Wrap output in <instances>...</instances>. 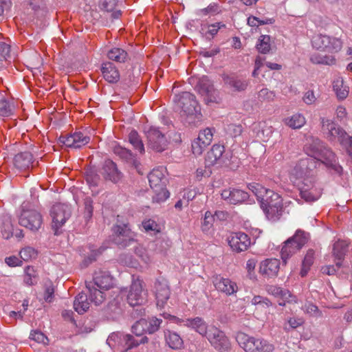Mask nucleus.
Segmentation results:
<instances>
[{"label": "nucleus", "instance_id": "1", "mask_svg": "<svg viewBox=\"0 0 352 352\" xmlns=\"http://www.w3.org/2000/svg\"><path fill=\"white\" fill-rule=\"evenodd\" d=\"M306 141L304 149L309 157L324 164L332 173L341 175L342 167L338 164L336 154L324 142L314 136L307 138Z\"/></svg>", "mask_w": 352, "mask_h": 352}, {"label": "nucleus", "instance_id": "2", "mask_svg": "<svg viewBox=\"0 0 352 352\" xmlns=\"http://www.w3.org/2000/svg\"><path fill=\"white\" fill-rule=\"evenodd\" d=\"M147 342L146 336H142L140 339H137L133 336L119 331L112 333L107 340V344L111 349H117L120 352H126Z\"/></svg>", "mask_w": 352, "mask_h": 352}, {"label": "nucleus", "instance_id": "3", "mask_svg": "<svg viewBox=\"0 0 352 352\" xmlns=\"http://www.w3.org/2000/svg\"><path fill=\"white\" fill-rule=\"evenodd\" d=\"M296 183L301 198L306 201H314L320 197L322 189L318 182L317 173L296 179Z\"/></svg>", "mask_w": 352, "mask_h": 352}, {"label": "nucleus", "instance_id": "4", "mask_svg": "<svg viewBox=\"0 0 352 352\" xmlns=\"http://www.w3.org/2000/svg\"><path fill=\"white\" fill-rule=\"evenodd\" d=\"M236 340L245 352H272L274 350V344L267 340L256 338L243 332L236 333Z\"/></svg>", "mask_w": 352, "mask_h": 352}, {"label": "nucleus", "instance_id": "5", "mask_svg": "<svg viewBox=\"0 0 352 352\" xmlns=\"http://www.w3.org/2000/svg\"><path fill=\"white\" fill-rule=\"evenodd\" d=\"M261 207L268 219L276 220L280 218L283 211L281 197L273 190H269L261 200Z\"/></svg>", "mask_w": 352, "mask_h": 352}, {"label": "nucleus", "instance_id": "6", "mask_svg": "<svg viewBox=\"0 0 352 352\" xmlns=\"http://www.w3.org/2000/svg\"><path fill=\"white\" fill-rule=\"evenodd\" d=\"M309 234L298 229L294 235L289 238L285 243L281 250V258L286 263L288 259L293 254L298 252L308 241Z\"/></svg>", "mask_w": 352, "mask_h": 352}, {"label": "nucleus", "instance_id": "7", "mask_svg": "<svg viewBox=\"0 0 352 352\" xmlns=\"http://www.w3.org/2000/svg\"><path fill=\"white\" fill-rule=\"evenodd\" d=\"M311 43L316 50L330 54L339 52L343 45L340 38L322 34L314 36Z\"/></svg>", "mask_w": 352, "mask_h": 352}, {"label": "nucleus", "instance_id": "8", "mask_svg": "<svg viewBox=\"0 0 352 352\" xmlns=\"http://www.w3.org/2000/svg\"><path fill=\"white\" fill-rule=\"evenodd\" d=\"M113 241L120 248H125L137 243L136 234L128 224L116 225L113 228Z\"/></svg>", "mask_w": 352, "mask_h": 352}, {"label": "nucleus", "instance_id": "9", "mask_svg": "<svg viewBox=\"0 0 352 352\" xmlns=\"http://www.w3.org/2000/svg\"><path fill=\"white\" fill-rule=\"evenodd\" d=\"M174 102L177 107L181 109L180 113L182 116H192L199 111L195 96L188 91L176 94Z\"/></svg>", "mask_w": 352, "mask_h": 352}, {"label": "nucleus", "instance_id": "10", "mask_svg": "<svg viewBox=\"0 0 352 352\" xmlns=\"http://www.w3.org/2000/svg\"><path fill=\"white\" fill-rule=\"evenodd\" d=\"M71 207L65 204H56L53 205L50 210V215L52 218V229L56 235L58 234V230L71 217Z\"/></svg>", "mask_w": 352, "mask_h": 352}, {"label": "nucleus", "instance_id": "11", "mask_svg": "<svg viewBox=\"0 0 352 352\" xmlns=\"http://www.w3.org/2000/svg\"><path fill=\"white\" fill-rule=\"evenodd\" d=\"M22 206V211L19 218V223L33 232L38 230L43 223V218L40 212L34 209H25Z\"/></svg>", "mask_w": 352, "mask_h": 352}, {"label": "nucleus", "instance_id": "12", "mask_svg": "<svg viewBox=\"0 0 352 352\" xmlns=\"http://www.w3.org/2000/svg\"><path fill=\"white\" fill-rule=\"evenodd\" d=\"M145 134L148 148L159 153L166 149L168 142L165 135L160 131L159 128L150 126L145 131Z\"/></svg>", "mask_w": 352, "mask_h": 352}, {"label": "nucleus", "instance_id": "13", "mask_svg": "<svg viewBox=\"0 0 352 352\" xmlns=\"http://www.w3.org/2000/svg\"><path fill=\"white\" fill-rule=\"evenodd\" d=\"M204 336L206 337L210 344L219 352H227L229 350L230 344L228 338L215 326H210Z\"/></svg>", "mask_w": 352, "mask_h": 352}, {"label": "nucleus", "instance_id": "14", "mask_svg": "<svg viewBox=\"0 0 352 352\" xmlns=\"http://www.w3.org/2000/svg\"><path fill=\"white\" fill-rule=\"evenodd\" d=\"M318 164L320 162L311 157L300 159L292 170V175L298 179L317 173L316 169Z\"/></svg>", "mask_w": 352, "mask_h": 352}, {"label": "nucleus", "instance_id": "15", "mask_svg": "<svg viewBox=\"0 0 352 352\" xmlns=\"http://www.w3.org/2000/svg\"><path fill=\"white\" fill-rule=\"evenodd\" d=\"M196 88L206 103L217 102L219 92L207 76H203L199 80Z\"/></svg>", "mask_w": 352, "mask_h": 352}, {"label": "nucleus", "instance_id": "16", "mask_svg": "<svg viewBox=\"0 0 352 352\" xmlns=\"http://www.w3.org/2000/svg\"><path fill=\"white\" fill-rule=\"evenodd\" d=\"M146 293L143 289V281L140 279L133 280L127 295V302L132 306L142 305L146 300Z\"/></svg>", "mask_w": 352, "mask_h": 352}, {"label": "nucleus", "instance_id": "17", "mask_svg": "<svg viewBox=\"0 0 352 352\" xmlns=\"http://www.w3.org/2000/svg\"><path fill=\"white\" fill-rule=\"evenodd\" d=\"M89 141L90 137L81 131L74 132L69 135H60L58 138L60 143L67 147L73 148H80L87 144Z\"/></svg>", "mask_w": 352, "mask_h": 352}, {"label": "nucleus", "instance_id": "18", "mask_svg": "<svg viewBox=\"0 0 352 352\" xmlns=\"http://www.w3.org/2000/svg\"><path fill=\"white\" fill-rule=\"evenodd\" d=\"M154 292L157 307L159 309L165 308L170 295L167 281L164 279H157L154 284Z\"/></svg>", "mask_w": 352, "mask_h": 352}, {"label": "nucleus", "instance_id": "19", "mask_svg": "<svg viewBox=\"0 0 352 352\" xmlns=\"http://www.w3.org/2000/svg\"><path fill=\"white\" fill-rule=\"evenodd\" d=\"M228 242L230 248L237 253L247 250L251 244L249 236L241 232L232 233Z\"/></svg>", "mask_w": 352, "mask_h": 352}, {"label": "nucleus", "instance_id": "20", "mask_svg": "<svg viewBox=\"0 0 352 352\" xmlns=\"http://www.w3.org/2000/svg\"><path fill=\"white\" fill-rule=\"evenodd\" d=\"M212 283L217 290L228 296L236 293L238 289L237 285L234 282L220 275L213 276Z\"/></svg>", "mask_w": 352, "mask_h": 352}, {"label": "nucleus", "instance_id": "21", "mask_svg": "<svg viewBox=\"0 0 352 352\" xmlns=\"http://www.w3.org/2000/svg\"><path fill=\"white\" fill-rule=\"evenodd\" d=\"M221 195L223 200L230 204H241L249 197L248 192L236 188L225 189L222 190Z\"/></svg>", "mask_w": 352, "mask_h": 352}, {"label": "nucleus", "instance_id": "22", "mask_svg": "<svg viewBox=\"0 0 352 352\" xmlns=\"http://www.w3.org/2000/svg\"><path fill=\"white\" fill-rule=\"evenodd\" d=\"M280 262L277 258H267L260 263L259 272L266 278H273L278 275Z\"/></svg>", "mask_w": 352, "mask_h": 352}, {"label": "nucleus", "instance_id": "23", "mask_svg": "<svg viewBox=\"0 0 352 352\" xmlns=\"http://www.w3.org/2000/svg\"><path fill=\"white\" fill-rule=\"evenodd\" d=\"M98 6L102 11L109 14L111 19H120L122 13L120 10L117 9L118 0H99Z\"/></svg>", "mask_w": 352, "mask_h": 352}, {"label": "nucleus", "instance_id": "24", "mask_svg": "<svg viewBox=\"0 0 352 352\" xmlns=\"http://www.w3.org/2000/svg\"><path fill=\"white\" fill-rule=\"evenodd\" d=\"M102 175L104 178L112 182L117 183L122 177V173L118 170L116 164L111 160L104 162L102 166Z\"/></svg>", "mask_w": 352, "mask_h": 352}, {"label": "nucleus", "instance_id": "25", "mask_svg": "<svg viewBox=\"0 0 352 352\" xmlns=\"http://www.w3.org/2000/svg\"><path fill=\"white\" fill-rule=\"evenodd\" d=\"M223 80L224 84L234 91H245L249 84L247 80L232 75H223Z\"/></svg>", "mask_w": 352, "mask_h": 352}, {"label": "nucleus", "instance_id": "26", "mask_svg": "<svg viewBox=\"0 0 352 352\" xmlns=\"http://www.w3.org/2000/svg\"><path fill=\"white\" fill-rule=\"evenodd\" d=\"M148 178L151 188L166 186L167 179L164 175L163 167L153 169L148 174Z\"/></svg>", "mask_w": 352, "mask_h": 352}, {"label": "nucleus", "instance_id": "27", "mask_svg": "<svg viewBox=\"0 0 352 352\" xmlns=\"http://www.w3.org/2000/svg\"><path fill=\"white\" fill-rule=\"evenodd\" d=\"M100 289L108 290L113 287V277L107 272L99 271L96 272L92 282Z\"/></svg>", "mask_w": 352, "mask_h": 352}, {"label": "nucleus", "instance_id": "28", "mask_svg": "<svg viewBox=\"0 0 352 352\" xmlns=\"http://www.w3.org/2000/svg\"><path fill=\"white\" fill-rule=\"evenodd\" d=\"M184 326L191 328L201 336H204L206 333L208 327L207 323L201 317H195L194 318H186Z\"/></svg>", "mask_w": 352, "mask_h": 352}, {"label": "nucleus", "instance_id": "29", "mask_svg": "<svg viewBox=\"0 0 352 352\" xmlns=\"http://www.w3.org/2000/svg\"><path fill=\"white\" fill-rule=\"evenodd\" d=\"M113 153L123 161L133 165L136 168H138L140 164L130 150L118 145L113 148Z\"/></svg>", "mask_w": 352, "mask_h": 352}, {"label": "nucleus", "instance_id": "30", "mask_svg": "<svg viewBox=\"0 0 352 352\" xmlns=\"http://www.w3.org/2000/svg\"><path fill=\"white\" fill-rule=\"evenodd\" d=\"M101 71L104 78L110 83H116L120 79V74L115 65L111 63H104Z\"/></svg>", "mask_w": 352, "mask_h": 352}, {"label": "nucleus", "instance_id": "31", "mask_svg": "<svg viewBox=\"0 0 352 352\" xmlns=\"http://www.w3.org/2000/svg\"><path fill=\"white\" fill-rule=\"evenodd\" d=\"M33 163V156L30 152H22L15 155L14 164L16 168L21 170L29 168Z\"/></svg>", "mask_w": 352, "mask_h": 352}, {"label": "nucleus", "instance_id": "32", "mask_svg": "<svg viewBox=\"0 0 352 352\" xmlns=\"http://www.w3.org/2000/svg\"><path fill=\"white\" fill-rule=\"evenodd\" d=\"M86 287L88 290V296L90 301L95 305H100L105 299L103 289H100L96 287L92 282L86 283Z\"/></svg>", "mask_w": 352, "mask_h": 352}, {"label": "nucleus", "instance_id": "33", "mask_svg": "<svg viewBox=\"0 0 352 352\" xmlns=\"http://www.w3.org/2000/svg\"><path fill=\"white\" fill-rule=\"evenodd\" d=\"M348 243L345 241H338L333 244V254L337 260L336 266L340 267L342 261L347 252Z\"/></svg>", "mask_w": 352, "mask_h": 352}, {"label": "nucleus", "instance_id": "34", "mask_svg": "<svg viewBox=\"0 0 352 352\" xmlns=\"http://www.w3.org/2000/svg\"><path fill=\"white\" fill-rule=\"evenodd\" d=\"M224 151L225 149L223 145L214 144L206 155V160L208 165H214L220 162Z\"/></svg>", "mask_w": 352, "mask_h": 352}, {"label": "nucleus", "instance_id": "35", "mask_svg": "<svg viewBox=\"0 0 352 352\" xmlns=\"http://www.w3.org/2000/svg\"><path fill=\"white\" fill-rule=\"evenodd\" d=\"M88 296L83 292L78 294L74 301V308L79 314H83L89 308Z\"/></svg>", "mask_w": 352, "mask_h": 352}, {"label": "nucleus", "instance_id": "36", "mask_svg": "<svg viewBox=\"0 0 352 352\" xmlns=\"http://www.w3.org/2000/svg\"><path fill=\"white\" fill-rule=\"evenodd\" d=\"M333 89L340 100L345 99L349 95V87L344 84V80L341 77H337L334 79Z\"/></svg>", "mask_w": 352, "mask_h": 352}, {"label": "nucleus", "instance_id": "37", "mask_svg": "<svg viewBox=\"0 0 352 352\" xmlns=\"http://www.w3.org/2000/svg\"><path fill=\"white\" fill-rule=\"evenodd\" d=\"M0 231L3 239H8L12 236L13 225L10 215L6 214L2 217Z\"/></svg>", "mask_w": 352, "mask_h": 352}, {"label": "nucleus", "instance_id": "38", "mask_svg": "<svg viewBox=\"0 0 352 352\" xmlns=\"http://www.w3.org/2000/svg\"><path fill=\"white\" fill-rule=\"evenodd\" d=\"M310 61L314 64L333 65L336 63V59L333 55H322L318 53L313 54L310 57Z\"/></svg>", "mask_w": 352, "mask_h": 352}, {"label": "nucleus", "instance_id": "39", "mask_svg": "<svg viewBox=\"0 0 352 352\" xmlns=\"http://www.w3.org/2000/svg\"><path fill=\"white\" fill-rule=\"evenodd\" d=\"M165 338L168 345L173 349H181L184 344L183 340L180 336L175 332L170 331H166Z\"/></svg>", "mask_w": 352, "mask_h": 352}, {"label": "nucleus", "instance_id": "40", "mask_svg": "<svg viewBox=\"0 0 352 352\" xmlns=\"http://www.w3.org/2000/svg\"><path fill=\"white\" fill-rule=\"evenodd\" d=\"M122 308L121 299L118 297L113 298L109 302L106 312L112 318H115L122 314Z\"/></svg>", "mask_w": 352, "mask_h": 352}, {"label": "nucleus", "instance_id": "41", "mask_svg": "<svg viewBox=\"0 0 352 352\" xmlns=\"http://www.w3.org/2000/svg\"><path fill=\"white\" fill-rule=\"evenodd\" d=\"M217 24V23H201L199 29L200 34L208 40L212 38L221 28V26Z\"/></svg>", "mask_w": 352, "mask_h": 352}, {"label": "nucleus", "instance_id": "42", "mask_svg": "<svg viewBox=\"0 0 352 352\" xmlns=\"http://www.w3.org/2000/svg\"><path fill=\"white\" fill-rule=\"evenodd\" d=\"M306 123V119L303 115L296 113L285 120V124L292 129H297L302 127Z\"/></svg>", "mask_w": 352, "mask_h": 352}, {"label": "nucleus", "instance_id": "43", "mask_svg": "<svg viewBox=\"0 0 352 352\" xmlns=\"http://www.w3.org/2000/svg\"><path fill=\"white\" fill-rule=\"evenodd\" d=\"M38 280V274L32 266H28L25 268L23 281L29 286L36 285Z\"/></svg>", "mask_w": 352, "mask_h": 352}, {"label": "nucleus", "instance_id": "44", "mask_svg": "<svg viewBox=\"0 0 352 352\" xmlns=\"http://www.w3.org/2000/svg\"><path fill=\"white\" fill-rule=\"evenodd\" d=\"M129 141L132 144L135 150L138 151L142 154L144 153V146L143 142L136 131L133 130L129 133Z\"/></svg>", "mask_w": 352, "mask_h": 352}, {"label": "nucleus", "instance_id": "45", "mask_svg": "<svg viewBox=\"0 0 352 352\" xmlns=\"http://www.w3.org/2000/svg\"><path fill=\"white\" fill-rule=\"evenodd\" d=\"M153 195L152 199L153 203L161 204L165 201L169 197V192L166 190V186L163 188H152Z\"/></svg>", "mask_w": 352, "mask_h": 352}, {"label": "nucleus", "instance_id": "46", "mask_svg": "<svg viewBox=\"0 0 352 352\" xmlns=\"http://www.w3.org/2000/svg\"><path fill=\"white\" fill-rule=\"evenodd\" d=\"M108 58L112 60L124 63L127 59V52L121 48L114 47L109 51Z\"/></svg>", "mask_w": 352, "mask_h": 352}, {"label": "nucleus", "instance_id": "47", "mask_svg": "<svg viewBox=\"0 0 352 352\" xmlns=\"http://www.w3.org/2000/svg\"><path fill=\"white\" fill-rule=\"evenodd\" d=\"M85 177L90 188L97 187L100 182V175L93 168L86 170Z\"/></svg>", "mask_w": 352, "mask_h": 352}, {"label": "nucleus", "instance_id": "48", "mask_svg": "<svg viewBox=\"0 0 352 352\" xmlns=\"http://www.w3.org/2000/svg\"><path fill=\"white\" fill-rule=\"evenodd\" d=\"M256 49L261 54H267L271 50L270 36L269 35H261L257 42Z\"/></svg>", "mask_w": 352, "mask_h": 352}, {"label": "nucleus", "instance_id": "49", "mask_svg": "<svg viewBox=\"0 0 352 352\" xmlns=\"http://www.w3.org/2000/svg\"><path fill=\"white\" fill-rule=\"evenodd\" d=\"M146 327V319L141 318L136 321L132 326V331L135 335V338L139 339L138 338L148 333Z\"/></svg>", "mask_w": 352, "mask_h": 352}, {"label": "nucleus", "instance_id": "50", "mask_svg": "<svg viewBox=\"0 0 352 352\" xmlns=\"http://www.w3.org/2000/svg\"><path fill=\"white\" fill-rule=\"evenodd\" d=\"M214 128H206L200 131L197 139L202 141L204 145H210L212 141Z\"/></svg>", "mask_w": 352, "mask_h": 352}, {"label": "nucleus", "instance_id": "51", "mask_svg": "<svg viewBox=\"0 0 352 352\" xmlns=\"http://www.w3.org/2000/svg\"><path fill=\"white\" fill-rule=\"evenodd\" d=\"M14 106L8 100L2 98L0 100V116L9 117L13 114Z\"/></svg>", "mask_w": 352, "mask_h": 352}, {"label": "nucleus", "instance_id": "52", "mask_svg": "<svg viewBox=\"0 0 352 352\" xmlns=\"http://www.w3.org/2000/svg\"><path fill=\"white\" fill-rule=\"evenodd\" d=\"M267 292L269 294L276 297H280L281 299L284 300H289L291 297V294L288 290L283 289L281 287L277 286H270Z\"/></svg>", "mask_w": 352, "mask_h": 352}, {"label": "nucleus", "instance_id": "53", "mask_svg": "<svg viewBox=\"0 0 352 352\" xmlns=\"http://www.w3.org/2000/svg\"><path fill=\"white\" fill-rule=\"evenodd\" d=\"M248 188L257 197V199L259 202H261L262 197H263L269 190V189H266L261 184L256 183L250 184L248 186Z\"/></svg>", "mask_w": 352, "mask_h": 352}, {"label": "nucleus", "instance_id": "54", "mask_svg": "<svg viewBox=\"0 0 352 352\" xmlns=\"http://www.w3.org/2000/svg\"><path fill=\"white\" fill-rule=\"evenodd\" d=\"M221 12L220 6L217 3H210L207 8L199 10L201 16H214Z\"/></svg>", "mask_w": 352, "mask_h": 352}, {"label": "nucleus", "instance_id": "55", "mask_svg": "<svg viewBox=\"0 0 352 352\" xmlns=\"http://www.w3.org/2000/svg\"><path fill=\"white\" fill-rule=\"evenodd\" d=\"M162 320L161 319L153 317L146 319V329L148 333L152 334L158 331Z\"/></svg>", "mask_w": 352, "mask_h": 352}, {"label": "nucleus", "instance_id": "56", "mask_svg": "<svg viewBox=\"0 0 352 352\" xmlns=\"http://www.w3.org/2000/svg\"><path fill=\"white\" fill-rule=\"evenodd\" d=\"M21 258L24 261H28L32 258H36L37 255L36 250L32 247H25L23 248L20 252Z\"/></svg>", "mask_w": 352, "mask_h": 352}, {"label": "nucleus", "instance_id": "57", "mask_svg": "<svg viewBox=\"0 0 352 352\" xmlns=\"http://www.w3.org/2000/svg\"><path fill=\"white\" fill-rule=\"evenodd\" d=\"M214 221V217L210 211H206L204 215V221L201 225V229L204 232H207L212 226Z\"/></svg>", "mask_w": 352, "mask_h": 352}, {"label": "nucleus", "instance_id": "58", "mask_svg": "<svg viewBox=\"0 0 352 352\" xmlns=\"http://www.w3.org/2000/svg\"><path fill=\"white\" fill-rule=\"evenodd\" d=\"M258 98L262 101L271 102L275 98V93L267 88H263L258 92Z\"/></svg>", "mask_w": 352, "mask_h": 352}, {"label": "nucleus", "instance_id": "59", "mask_svg": "<svg viewBox=\"0 0 352 352\" xmlns=\"http://www.w3.org/2000/svg\"><path fill=\"white\" fill-rule=\"evenodd\" d=\"M251 303L254 305H260L263 308H267L272 306L270 300L261 296H255L251 300Z\"/></svg>", "mask_w": 352, "mask_h": 352}, {"label": "nucleus", "instance_id": "60", "mask_svg": "<svg viewBox=\"0 0 352 352\" xmlns=\"http://www.w3.org/2000/svg\"><path fill=\"white\" fill-rule=\"evenodd\" d=\"M302 309L305 312L310 314L312 316L318 317L321 316V313L319 311L318 307L311 302H306L303 305Z\"/></svg>", "mask_w": 352, "mask_h": 352}, {"label": "nucleus", "instance_id": "61", "mask_svg": "<svg viewBox=\"0 0 352 352\" xmlns=\"http://www.w3.org/2000/svg\"><path fill=\"white\" fill-rule=\"evenodd\" d=\"M10 45L0 41V60H7L10 57Z\"/></svg>", "mask_w": 352, "mask_h": 352}, {"label": "nucleus", "instance_id": "62", "mask_svg": "<svg viewBox=\"0 0 352 352\" xmlns=\"http://www.w3.org/2000/svg\"><path fill=\"white\" fill-rule=\"evenodd\" d=\"M208 145H204L202 141L195 139L192 143V153L196 155H201Z\"/></svg>", "mask_w": 352, "mask_h": 352}, {"label": "nucleus", "instance_id": "63", "mask_svg": "<svg viewBox=\"0 0 352 352\" xmlns=\"http://www.w3.org/2000/svg\"><path fill=\"white\" fill-rule=\"evenodd\" d=\"M30 338L38 343L45 344L47 338L41 331L38 330L32 331L30 334Z\"/></svg>", "mask_w": 352, "mask_h": 352}, {"label": "nucleus", "instance_id": "64", "mask_svg": "<svg viewBox=\"0 0 352 352\" xmlns=\"http://www.w3.org/2000/svg\"><path fill=\"white\" fill-rule=\"evenodd\" d=\"M314 251L312 249H309L304 258L302 264L307 267H310L314 263Z\"/></svg>", "mask_w": 352, "mask_h": 352}]
</instances>
